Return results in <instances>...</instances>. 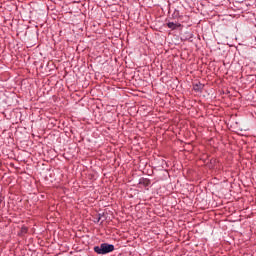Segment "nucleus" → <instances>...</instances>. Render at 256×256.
Wrapping results in <instances>:
<instances>
[{"instance_id":"f257e3e1","label":"nucleus","mask_w":256,"mask_h":256,"mask_svg":"<svg viewBox=\"0 0 256 256\" xmlns=\"http://www.w3.org/2000/svg\"><path fill=\"white\" fill-rule=\"evenodd\" d=\"M93 251L94 253H97V255H107L115 251V245L109 243H101L98 246H94Z\"/></svg>"},{"instance_id":"f03ea898","label":"nucleus","mask_w":256,"mask_h":256,"mask_svg":"<svg viewBox=\"0 0 256 256\" xmlns=\"http://www.w3.org/2000/svg\"><path fill=\"white\" fill-rule=\"evenodd\" d=\"M96 217L97 218H96L95 223H99V221H101V219H102L101 223H103L104 221H107V214H105V212L98 213L96 215Z\"/></svg>"},{"instance_id":"7ed1b4c3","label":"nucleus","mask_w":256,"mask_h":256,"mask_svg":"<svg viewBox=\"0 0 256 256\" xmlns=\"http://www.w3.org/2000/svg\"><path fill=\"white\" fill-rule=\"evenodd\" d=\"M138 184L143 185V187H149L151 185V180L149 178H140Z\"/></svg>"},{"instance_id":"20e7f679","label":"nucleus","mask_w":256,"mask_h":256,"mask_svg":"<svg viewBox=\"0 0 256 256\" xmlns=\"http://www.w3.org/2000/svg\"><path fill=\"white\" fill-rule=\"evenodd\" d=\"M203 87H205V85H203L201 82L193 84V89L196 93H201L203 91Z\"/></svg>"},{"instance_id":"39448f33","label":"nucleus","mask_w":256,"mask_h":256,"mask_svg":"<svg viewBox=\"0 0 256 256\" xmlns=\"http://www.w3.org/2000/svg\"><path fill=\"white\" fill-rule=\"evenodd\" d=\"M167 27H168V29H172V31H175V29H179V27H181V24H176L174 22H168Z\"/></svg>"},{"instance_id":"423d86ee","label":"nucleus","mask_w":256,"mask_h":256,"mask_svg":"<svg viewBox=\"0 0 256 256\" xmlns=\"http://www.w3.org/2000/svg\"><path fill=\"white\" fill-rule=\"evenodd\" d=\"M27 233V227L23 226L20 230V235H25Z\"/></svg>"},{"instance_id":"0eeeda50","label":"nucleus","mask_w":256,"mask_h":256,"mask_svg":"<svg viewBox=\"0 0 256 256\" xmlns=\"http://www.w3.org/2000/svg\"><path fill=\"white\" fill-rule=\"evenodd\" d=\"M189 38L188 39H193V34H189Z\"/></svg>"}]
</instances>
